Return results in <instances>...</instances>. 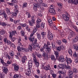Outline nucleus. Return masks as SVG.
<instances>
[{
    "mask_svg": "<svg viewBox=\"0 0 78 78\" xmlns=\"http://www.w3.org/2000/svg\"><path fill=\"white\" fill-rule=\"evenodd\" d=\"M37 73L38 75H39L41 73V71H40V70L39 69L37 68Z\"/></svg>",
    "mask_w": 78,
    "mask_h": 78,
    "instance_id": "53",
    "label": "nucleus"
},
{
    "mask_svg": "<svg viewBox=\"0 0 78 78\" xmlns=\"http://www.w3.org/2000/svg\"><path fill=\"white\" fill-rule=\"evenodd\" d=\"M9 55L13 57L14 56L15 54L14 52L12 51H10L9 52Z\"/></svg>",
    "mask_w": 78,
    "mask_h": 78,
    "instance_id": "25",
    "label": "nucleus"
},
{
    "mask_svg": "<svg viewBox=\"0 0 78 78\" xmlns=\"http://www.w3.org/2000/svg\"><path fill=\"white\" fill-rule=\"evenodd\" d=\"M62 17L65 22H68L69 20V14L68 13L62 15Z\"/></svg>",
    "mask_w": 78,
    "mask_h": 78,
    "instance_id": "5",
    "label": "nucleus"
},
{
    "mask_svg": "<svg viewBox=\"0 0 78 78\" xmlns=\"http://www.w3.org/2000/svg\"><path fill=\"white\" fill-rule=\"evenodd\" d=\"M47 37L49 40H53V34H52L50 30H48Z\"/></svg>",
    "mask_w": 78,
    "mask_h": 78,
    "instance_id": "4",
    "label": "nucleus"
},
{
    "mask_svg": "<svg viewBox=\"0 0 78 78\" xmlns=\"http://www.w3.org/2000/svg\"><path fill=\"white\" fill-rule=\"evenodd\" d=\"M69 33L70 34L71 37H72L74 36H75L76 34L75 33L73 32L72 30H70L69 31Z\"/></svg>",
    "mask_w": 78,
    "mask_h": 78,
    "instance_id": "17",
    "label": "nucleus"
},
{
    "mask_svg": "<svg viewBox=\"0 0 78 78\" xmlns=\"http://www.w3.org/2000/svg\"><path fill=\"white\" fill-rule=\"evenodd\" d=\"M40 23H36V28L37 29L39 28H40Z\"/></svg>",
    "mask_w": 78,
    "mask_h": 78,
    "instance_id": "45",
    "label": "nucleus"
},
{
    "mask_svg": "<svg viewBox=\"0 0 78 78\" xmlns=\"http://www.w3.org/2000/svg\"><path fill=\"white\" fill-rule=\"evenodd\" d=\"M28 5V3L27 2H25L23 3V7L24 8H26L27 7V6Z\"/></svg>",
    "mask_w": 78,
    "mask_h": 78,
    "instance_id": "32",
    "label": "nucleus"
},
{
    "mask_svg": "<svg viewBox=\"0 0 78 78\" xmlns=\"http://www.w3.org/2000/svg\"><path fill=\"white\" fill-rule=\"evenodd\" d=\"M68 73L69 75L71 76L73 74V72L72 70H69V71H68Z\"/></svg>",
    "mask_w": 78,
    "mask_h": 78,
    "instance_id": "40",
    "label": "nucleus"
},
{
    "mask_svg": "<svg viewBox=\"0 0 78 78\" xmlns=\"http://www.w3.org/2000/svg\"><path fill=\"white\" fill-rule=\"evenodd\" d=\"M59 59L61 62H63L65 61V58H64L63 55L60 56Z\"/></svg>",
    "mask_w": 78,
    "mask_h": 78,
    "instance_id": "18",
    "label": "nucleus"
},
{
    "mask_svg": "<svg viewBox=\"0 0 78 78\" xmlns=\"http://www.w3.org/2000/svg\"><path fill=\"white\" fill-rule=\"evenodd\" d=\"M48 47V46L46 43H45L44 44V46L43 47V48H44V49H45H45H46V48H47V47Z\"/></svg>",
    "mask_w": 78,
    "mask_h": 78,
    "instance_id": "54",
    "label": "nucleus"
},
{
    "mask_svg": "<svg viewBox=\"0 0 78 78\" xmlns=\"http://www.w3.org/2000/svg\"><path fill=\"white\" fill-rule=\"evenodd\" d=\"M48 23H49L50 24H51L52 23H53V22L52 21V20H51V18L49 19H48Z\"/></svg>",
    "mask_w": 78,
    "mask_h": 78,
    "instance_id": "49",
    "label": "nucleus"
},
{
    "mask_svg": "<svg viewBox=\"0 0 78 78\" xmlns=\"http://www.w3.org/2000/svg\"><path fill=\"white\" fill-rule=\"evenodd\" d=\"M41 35L40 34H37V37L38 39H41Z\"/></svg>",
    "mask_w": 78,
    "mask_h": 78,
    "instance_id": "58",
    "label": "nucleus"
},
{
    "mask_svg": "<svg viewBox=\"0 0 78 78\" xmlns=\"http://www.w3.org/2000/svg\"><path fill=\"white\" fill-rule=\"evenodd\" d=\"M72 3L76 5H77L78 4V0H74V1H73Z\"/></svg>",
    "mask_w": 78,
    "mask_h": 78,
    "instance_id": "30",
    "label": "nucleus"
},
{
    "mask_svg": "<svg viewBox=\"0 0 78 78\" xmlns=\"http://www.w3.org/2000/svg\"><path fill=\"white\" fill-rule=\"evenodd\" d=\"M65 68L64 66V64H60L57 67L58 69H60L61 68L64 69Z\"/></svg>",
    "mask_w": 78,
    "mask_h": 78,
    "instance_id": "15",
    "label": "nucleus"
},
{
    "mask_svg": "<svg viewBox=\"0 0 78 78\" xmlns=\"http://www.w3.org/2000/svg\"><path fill=\"white\" fill-rule=\"evenodd\" d=\"M5 32L4 30H2L0 31V34L1 35H3V34H5Z\"/></svg>",
    "mask_w": 78,
    "mask_h": 78,
    "instance_id": "50",
    "label": "nucleus"
},
{
    "mask_svg": "<svg viewBox=\"0 0 78 78\" xmlns=\"http://www.w3.org/2000/svg\"><path fill=\"white\" fill-rule=\"evenodd\" d=\"M50 58H51V61H53L54 62H55L56 61V59H57V58H56H56L54 55H51Z\"/></svg>",
    "mask_w": 78,
    "mask_h": 78,
    "instance_id": "10",
    "label": "nucleus"
},
{
    "mask_svg": "<svg viewBox=\"0 0 78 78\" xmlns=\"http://www.w3.org/2000/svg\"><path fill=\"white\" fill-rule=\"evenodd\" d=\"M37 28L36 27H34L33 29V32L35 33L36 31H37Z\"/></svg>",
    "mask_w": 78,
    "mask_h": 78,
    "instance_id": "46",
    "label": "nucleus"
},
{
    "mask_svg": "<svg viewBox=\"0 0 78 78\" xmlns=\"http://www.w3.org/2000/svg\"><path fill=\"white\" fill-rule=\"evenodd\" d=\"M65 61L67 63V64H69L72 63V60L70 58L66 57Z\"/></svg>",
    "mask_w": 78,
    "mask_h": 78,
    "instance_id": "8",
    "label": "nucleus"
},
{
    "mask_svg": "<svg viewBox=\"0 0 78 78\" xmlns=\"http://www.w3.org/2000/svg\"><path fill=\"white\" fill-rule=\"evenodd\" d=\"M37 38H36L34 40V42L33 43L34 45V46H36V44H37Z\"/></svg>",
    "mask_w": 78,
    "mask_h": 78,
    "instance_id": "44",
    "label": "nucleus"
},
{
    "mask_svg": "<svg viewBox=\"0 0 78 78\" xmlns=\"http://www.w3.org/2000/svg\"><path fill=\"white\" fill-rule=\"evenodd\" d=\"M33 66V63H29L28 66L29 67L28 68V69H31V67Z\"/></svg>",
    "mask_w": 78,
    "mask_h": 78,
    "instance_id": "47",
    "label": "nucleus"
},
{
    "mask_svg": "<svg viewBox=\"0 0 78 78\" xmlns=\"http://www.w3.org/2000/svg\"><path fill=\"white\" fill-rule=\"evenodd\" d=\"M65 2H67L68 3H71L73 2V0H64Z\"/></svg>",
    "mask_w": 78,
    "mask_h": 78,
    "instance_id": "41",
    "label": "nucleus"
},
{
    "mask_svg": "<svg viewBox=\"0 0 78 78\" xmlns=\"http://www.w3.org/2000/svg\"><path fill=\"white\" fill-rule=\"evenodd\" d=\"M26 30L28 31V32H30L31 30L30 28L29 27V26H27L26 27Z\"/></svg>",
    "mask_w": 78,
    "mask_h": 78,
    "instance_id": "31",
    "label": "nucleus"
},
{
    "mask_svg": "<svg viewBox=\"0 0 78 78\" xmlns=\"http://www.w3.org/2000/svg\"><path fill=\"white\" fill-rule=\"evenodd\" d=\"M73 56L75 58H78V53H77L76 52H74L73 54Z\"/></svg>",
    "mask_w": 78,
    "mask_h": 78,
    "instance_id": "37",
    "label": "nucleus"
},
{
    "mask_svg": "<svg viewBox=\"0 0 78 78\" xmlns=\"http://www.w3.org/2000/svg\"><path fill=\"white\" fill-rule=\"evenodd\" d=\"M4 42L5 43V44H6L7 43V42L8 41V39L6 38H4L3 39Z\"/></svg>",
    "mask_w": 78,
    "mask_h": 78,
    "instance_id": "59",
    "label": "nucleus"
},
{
    "mask_svg": "<svg viewBox=\"0 0 78 78\" xmlns=\"http://www.w3.org/2000/svg\"><path fill=\"white\" fill-rule=\"evenodd\" d=\"M33 8L35 11H37V4H34Z\"/></svg>",
    "mask_w": 78,
    "mask_h": 78,
    "instance_id": "26",
    "label": "nucleus"
},
{
    "mask_svg": "<svg viewBox=\"0 0 78 78\" xmlns=\"http://www.w3.org/2000/svg\"><path fill=\"white\" fill-rule=\"evenodd\" d=\"M51 75L53 78H55L56 77V74L54 73H52Z\"/></svg>",
    "mask_w": 78,
    "mask_h": 78,
    "instance_id": "56",
    "label": "nucleus"
},
{
    "mask_svg": "<svg viewBox=\"0 0 78 78\" xmlns=\"http://www.w3.org/2000/svg\"><path fill=\"white\" fill-rule=\"evenodd\" d=\"M12 66L13 67L14 71L15 72H17L19 71V66L16 63H13L12 64Z\"/></svg>",
    "mask_w": 78,
    "mask_h": 78,
    "instance_id": "6",
    "label": "nucleus"
},
{
    "mask_svg": "<svg viewBox=\"0 0 78 78\" xmlns=\"http://www.w3.org/2000/svg\"><path fill=\"white\" fill-rule=\"evenodd\" d=\"M35 20H36V16H33L32 18V20H31L34 21V22H35Z\"/></svg>",
    "mask_w": 78,
    "mask_h": 78,
    "instance_id": "48",
    "label": "nucleus"
},
{
    "mask_svg": "<svg viewBox=\"0 0 78 78\" xmlns=\"http://www.w3.org/2000/svg\"><path fill=\"white\" fill-rule=\"evenodd\" d=\"M44 48L43 47H42L40 49V51H41V52H42V53L44 52Z\"/></svg>",
    "mask_w": 78,
    "mask_h": 78,
    "instance_id": "60",
    "label": "nucleus"
},
{
    "mask_svg": "<svg viewBox=\"0 0 78 78\" xmlns=\"http://www.w3.org/2000/svg\"><path fill=\"white\" fill-rule=\"evenodd\" d=\"M53 29H54V30H56L57 31H59V28L56 26H54L53 27Z\"/></svg>",
    "mask_w": 78,
    "mask_h": 78,
    "instance_id": "35",
    "label": "nucleus"
},
{
    "mask_svg": "<svg viewBox=\"0 0 78 78\" xmlns=\"http://www.w3.org/2000/svg\"><path fill=\"white\" fill-rule=\"evenodd\" d=\"M57 50L58 51H61V50H65V48H64V47L63 45H62L60 46L57 47Z\"/></svg>",
    "mask_w": 78,
    "mask_h": 78,
    "instance_id": "9",
    "label": "nucleus"
},
{
    "mask_svg": "<svg viewBox=\"0 0 78 78\" xmlns=\"http://www.w3.org/2000/svg\"><path fill=\"white\" fill-rule=\"evenodd\" d=\"M6 11L7 12V14H8V15H11V12H10V9L8 8H6Z\"/></svg>",
    "mask_w": 78,
    "mask_h": 78,
    "instance_id": "24",
    "label": "nucleus"
},
{
    "mask_svg": "<svg viewBox=\"0 0 78 78\" xmlns=\"http://www.w3.org/2000/svg\"><path fill=\"white\" fill-rule=\"evenodd\" d=\"M42 53H43L42 56H43L44 57V58L45 59H48V55L46 54H45V52H43Z\"/></svg>",
    "mask_w": 78,
    "mask_h": 78,
    "instance_id": "20",
    "label": "nucleus"
},
{
    "mask_svg": "<svg viewBox=\"0 0 78 78\" xmlns=\"http://www.w3.org/2000/svg\"><path fill=\"white\" fill-rule=\"evenodd\" d=\"M37 57H38V58H41L42 57V55H41L40 54H38L37 55Z\"/></svg>",
    "mask_w": 78,
    "mask_h": 78,
    "instance_id": "61",
    "label": "nucleus"
},
{
    "mask_svg": "<svg viewBox=\"0 0 78 78\" xmlns=\"http://www.w3.org/2000/svg\"><path fill=\"white\" fill-rule=\"evenodd\" d=\"M27 60V56H24L21 58V61L23 64H24L25 62V61Z\"/></svg>",
    "mask_w": 78,
    "mask_h": 78,
    "instance_id": "16",
    "label": "nucleus"
},
{
    "mask_svg": "<svg viewBox=\"0 0 78 78\" xmlns=\"http://www.w3.org/2000/svg\"><path fill=\"white\" fill-rule=\"evenodd\" d=\"M45 23H41L40 26V28H41V29H44V27H45Z\"/></svg>",
    "mask_w": 78,
    "mask_h": 78,
    "instance_id": "29",
    "label": "nucleus"
},
{
    "mask_svg": "<svg viewBox=\"0 0 78 78\" xmlns=\"http://www.w3.org/2000/svg\"><path fill=\"white\" fill-rule=\"evenodd\" d=\"M7 45H11L12 44V43L11 42V41L8 40L6 43Z\"/></svg>",
    "mask_w": 78,
    "mask_h": 78,
    "instance_id": "51",
    "label": "nucleus"
},
{
    "mask_svg": "<svg viewBox=\"0 0 78 78\" xmlns=\"http://www.w3.org/2000/svg\"><path fill=\"white\" fill-rule=\"evenodd\" d=\"M17 0H12L11 1V3H17Z\"/></svg>",
    "mask_w": 78,
    "mask_h": 78,
    "instance_id": "52",
    "label": "nucleus"
},
{
    "mask_svg": "<svg viewBox=\"0 0 78 78\" xmlns=\"http://www.w3.org/2000/svg\"><path fill=\"white\" fill-rule=\"evenodd\" d=\"M34 33H35L33 32L31 34L30 37H28L29 40L30 42H34V41L35 37H32L33 36L34 34Z\"/></svg>",
    "mask_w": 78,
    "mask_h": 78,
    "instance_id": "7",
    "label": "nucleus"
},
{
    "mask_svg": "<svg viewBox=\"0 0 78 78\" xmlns=\"http://www.w3.org/2000/svg\"><path fill=\"white\" fill-rule=\"evenodd\" d=\"M54 8L55 5H51L48 10L49 12L51 13V15H53V16H55V15L56 14V12L55 10L54 9Z\"/></svg>",
    "mask_w": 78,
    "mask_h": 78,
    "instance_id": "2",
    "label": "nucleus"
},
{
    "mask_svg": "<svg viewBox=\"0 0 78 78\" xmlns=\"http://www.w3.org/2000/svg\"><path fill=\"white\" fill-rule=\"evenodd\" d=\"M42 6H44V7H47L48 5H47L46 3H43L42 4Z\"/></svg>",
    "mask_w": 78,
    "mask_h": 78,
    "instance_id": "64",
    "label": "nucleus"
},
{
    "mask_svg": "<svg viewBox=\"0 0 78 78\" xmlns=\"http://www.w3.org/2000/svg\"><path fill=\"white\" fill-rule=\"evenodd\" d=\"M15 34H17L16 31H12V32L10 33L9 37H10V38H11L14 35H15Z\"/></svg>",
    "mask_w": 78,
    "mask_h": 78,
    "instance_id": "14",
    "label": "nucleus"
},
{
    "mask_svg": "<svg viewBox=\"0 0 78 78\" xmlns=\"http://www.w3.org/2000/svg\"><path fill=\"white\" fill-rule=\"evenodd\" d=\"M20 25L22 27H26V23L22 24L21 23Z\"/></svg>",
    "mask_w": 78,
    "mask_h": 78,
    "instance_id": "63",
    "label": "nucleus"
},
{
    "mask_svg": "<svg viewBox=\"0 0 78 78\" xmlns=\"http://www.w3.org/2000/svg\"><path fill=\"white\" fill-rule=\"evenodd\" d=\"M55 54L56 56V58L59 57V53L58 51H55Z\"/></svg>",
    "mask_w": 78,
    "mask_h": 78,
    "instance_id": "39",
    "label": "nucleus"
},
{
    "mask_svg": "<svg viewBox=\"0 0 78 78\" xmlns=\"http://www.w3.org/2000/svg\"><path fill=\"white\" fill-rule=\"evenodd\" d=\"M41 36L42 39H44L46 36V32H41Z\"/></svg>",
    "mask_w": 78,
    "mask_h": 78,
    "instance_id": "19",
    "label": "nucleus"
},
{
    "mask_svg": "<svg viewBox=\"0 0 78 78\" xmlns=\"http://www.w3.org/2000/svg\"><path fill=\"white\" fill-rule=\"evenodd\" d=\"M3 15L5 19V20H7L8 19V16H7V14L5 13V12H4V13H3Z\"/></svg>",
    "mask_w": 78,
    "mask_h": 78,
    "instance_id": "28",
    "label": "nucleus"
},
{
    "mask_svg": "<svg viewBox=\"0 0 78 78\" xmlns=\"http://www.w3.org/2000/svg\"><path fill=\"white\" fill-rule=\"evenodd\" d=\"M58 73H59L60 75H65V74L66 73V71L64 70H62V71H58Z\"/></svg>",
    "mask_w": 78,
    "mask_h": 78,
    "instance_id": "21",
    "label": "nucleus"
},
{
    "mask_svg": "<svg viewBox=\"0 0 78 78\" xmlns=\"http://www.w3.org/2000/svg\"><path fill=\"white\" fill-rule=\"evenodd\" d=\"M68 52L69 55H72V50L70 49H69L68 50Z\"/></svg>",
    "mask_w": 78,
    "mask_h": 78,
    "instance_id": "43",
    "label": "nucleus"
},
{
    "mask_svg": "<svg viewBox=\"0 0 78 78\" xmlns=\"http://www.w3.org/2000/svg\"><path fill=\"white\" fill-rule=\"evenodd\" d=\"M17 30L18 31H20V30H22V27L20 26L18 27L17 28Z\"/></svg>",
    "mask_w": 78,
    "mask_h": 78,
    "instance_id": "57",
    "label": "nucleus"
},
{
    "mask_svg": "<svg viewBox=\"0 0 78 78\" xmlns=\"http://www.w3.org/2000/svg\"><path fill=\"white\" fill-rule=\"evenodd\" d=\"M31 69H28L27 71L26 75L27 76H31Z\"/></svg>",
    "mask_w": 78,
    "mask_h": 78,
    "instance_id": "12",
    "label": "nucleus"
},
{
    "mask_svg": "<svg viewBox=\"0 0 78 78\" xmlns=\"http://www.w3.org/2000/svg\"><path fill=\"white\" fill-rule=\"evenodd\" d=\"M2 69L4 73H6V74L8 73V69L6 67H4L2 68Z\"/></svg>",
    "mask_w": 78,
    "mask_h": 78,
    "instance_id": "22",
    "label": "nucleus"
},
{
    "mask_svg": "<svg viewBox=\"0 0 78 78\" xmlns=\"http://www.w3.org/2000/svg\"><path fill=\"white\" fill-rule=\"evenodd\" d=\"M51 46H48L45 49V51L47 53H49L51 52Z\"/></svg>",
    "mask_w": 78,
    "mask_h": 78,
    "instance_id": "11",
    "label": "nucleus"
},
{
    "mask_svg": "<svg viewBox=\"0 0 78 78\" xmlns=\"http://www.w3.org/2000/svg\"><path fill=\"white\" fill-rule=\"evenodd\" d=\"M22 38L20 37H19L18 39V44L19 45V46L17 47V49L18 51H21V50H23L25 52L27 51H32V45H30L28 47L29 50L26 48H23V46L20 42L22 41Z\"/></svg>",
    "mask_w": 78,
    "mask_h": 78,
    "instance_id": "1",
    "label": "nucleus"
},
{
    "mask_svg": "<svg viewBox=\"0 0 78 78\" xmlns=\"http://www.w3.org/2000/svg\"><path fill=\"white\" fill-rule=\"evenodd\" d=\"M73 73L74 72V73H77L78 72V70L75 68H73Z\"/></svg>",
    "mask_w": 78,
    "mask_h": 78,
    "instance_id": "42",
    "label": "nucleus"
},
{
    "mask_svg": "<svg viewBox=\"0 0 78 78\" xmlns=\"http://www.w3.org/2000/svg\"><path fill=\"white\" fill-rule=\"evenodd\" d=\"M78 41V36H77L73 39V42H77Z\"/></svg>",
    "mask_w": 78,
    "mask_h": 78,
    "instance_id": "27",
    "label": "nucleus"
},
{
    "mask_svg": "<svg viewBox=\"0 0 78 78\" xmlns=\"http://www.w3.org/2000/svg\"><path fill=\"white\" fill-rule=\"evenodd\" d=\"M73 28H74V30H75V31L78 33V27H77L75 25H73Z\"/></svg>",
    "mask_w": 78,
    "mask_h": 78,
    "instance_id": "38",
    "label": "nucleus"
},
{
    "mask_svg": "<svg viewBox=\"0 0 78 78\" xmlns=\"http://www.w3.org/2000/svg\"><path fill=\"white\" fill-rule=\"evenodd\" d=\"M42 67L46 71L48 70H51V68L50 67V65L47 63H44L42 65Z\"/></svg>",
    "mask_w": 78,
    "mask_h": 78,
    "instance_id": "3",
    "label": "nucleus"
},
{
    "mask_svg": "<svg viewBox=\"0 0 78 78\" xmlns=\"http://www.w3.org/2000/svg\"><path fill=\"white\" fill-rule=\"evenodd\" d=\"M30 27H33L34 26V23H35V21H34V20H31L30 21L29 20L28 21Z\"/></svg>",
    "mask_w": 78,
    "mask_h": 78,
    "instance_id": "13",
    "label": "nucleus"
},
{
    "mask_svg": "<svg viewBox=\"0 0 78 78\" xmlns=\"http://www.w3.org/2000/svg\"><path fill=\"white\" fill-rule=\"evenodd\" d=\"M57 5L58 6H59V7L60 8H62V4H61V3H57Z\"/></svg>",
    "mask_w": 78,
    "mask_h": 78,
    "instance_id": "55",
    "label": "nucleus"
},
{
    "mask_svg": "<svg viewBox=\"0 0 78 78\" xmlns=\"http://www.w3.org/2000/svg\"><path fill=\"white\" fill-rule=\"evenodd\" d=\"M34 62L35 66H36V67H37V68H38L39 66V63L37 61H35Z\"/></svg>",
    "mask_w": 78,
    "mask_h": 78,
    "instance_id": "36",
    "label": "nucleus"
},
{
    "mask_svg": "<svg viewBox=\"0 0 78 78\" xmlns=\"http://www.w3.org/2000/svg\"><path fill=\"white\" fill-rule=\"evenodd\" d=\"M36 22V23L41 24V22H42V20L40 18H38L37 19Z\"/></svg>",
    "mask_w": 78,
    "mask_h": 78,
    "instance_id": "34",
    "label": "nucleus"
},
{
    "mask_svg": "<svg viewBox=\"0 0 78 78\" xmlns=\"http://www.w3.org/2000/svg\"><path fill=\"white\" fill-rule=\"evenodd\" d=\"M13 78H22L21 75L19 74H15L13 76Z\"/></svg>",
    "mask_w": 78,
    "mask_h": 78,
    "instance_id": "23",
    "label": "nucleus"
},
{
    "mask_svg": "<svg viewBox=\"0 0 78 78\" xmlns=\"http://www.w3.org/2000/svg\"><path fill=\"white\" fill-rule=\"evenodd\" d=\"M57 43L58 45H61L62 43L61 41L60 40H58L57 41Z\"/></svg>",
    "mask_w": 78,
    "mask_h": 78,
    "instance_id": "62",
    "label": "nucleus"
},
{
    "mask_svg": "<svg viewBox=\"0 0 78 78\" xmlns=\"http://www.w3.org/2000/svg\"><path fill=\"white\" fill-rule=\"evenodd\" d=\"M64 67V69H65L66 70H70V66L65 65Z\"/></svg>",
    "mask_w": 78,
    "mask_h": 78,
    "instance_id": "33",
    "label": "nucleus"
}]
</instances>
